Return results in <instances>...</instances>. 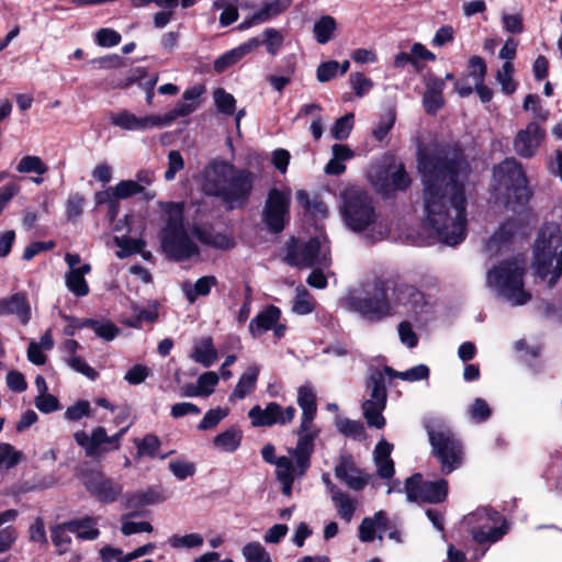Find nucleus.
<instances>
[{"label":"nucleus","instance_id":"obj_1","mask_svg":"<svg viewBox=\"0 0 562 562\" xmlns=\"http://www.w3.org/2000/svg\"><path fill=\"white\" fill-rule=\"evenodd\" d=\"M417 160L424 184V221L443 244L456 246L465 237L463 180L469 164L457 145L419 148Z\"/></svg>","mask_w":562,"mask_h":562},{"label":"nucleus","instance_id":"obj_52","mask_svg":"<svg viewBox=\"0 0 562 562\" xmlns=\"http://www.w3.org/2000/svg\"><path fill=\"white\" fill-rule=\"evenodd\" d=\"M213 98L217 110L221 113L231 115L235 111L236 100L233 94L226 92L224 89L218 88L214 91Z\"/></svg>","mask_w":562,"mask_h":562},{"label":"nucleus","instance_id":"obj_12","mask_svg":"<svg viewBox=\"0 0 562 562\" xmlns=\"http://www.w3.org/2000/svg\"><path fill=\"white\" fill-rule=\"evenodd\" d=\"M384 370L374 369L367 379L369 398L362 403L363 416L370 427L381 429L385 425L382 415L386 406L387 391Z\"/></svg>","mask_w":562,"mask_h":562},{"label":"nucleus","instance_id":"obj_2","mask_svg":"<svg viewBox=\"0 0 562 562\" xmlns=\"http://www.w3.org/2000/svg\"><path fill=\"white\" fill-rule=\"evenodd\" d=\"M194 239L206 246L227 249L231 240L222 234H213L209 228L193 225L188 229L183 225L182 209L178 205L168 211L166 226L161 232V248L164 252L176 261L189 259L199 255L200 249Z\"/></svg>","mask_w":562,"mask_h":562},{"label":"nucleus","instance_id":"obj_13","mask_svg":"<svg viewBox=\"0 0 562 562\" xmlns=\"http://www.w3.org/2000/svg\"><path fill=\"white\" fill-rule=\"evenodd\" d=\"M427 434L435 456L440 460L442 471L450 473L462 464L463 447L449 429L435 430L427 427Z\"/></svg>","mask_w":562,"mask_h":562},{"label":"nucleus","instance_id":"obj_35","mask_svg":"<svg viewBox=\"0 0 562 562\" xmlns=\"http://www.w3.org/2000/svg\"><path fill=\"white\" fill-rule=\"evenodd\" d=\"M259 375V368L257 366H250L240 375L229 400L238 398L241 400L249 395L256 386Z\"/></svg>","mask_w":562,"mask_h":562},{"label":"nucleus","instance_id":"obj_34","mask_svg":"<svg viewBox=\"0 0 562 562\" xmlns=\"http://www.w3.org/2000/svg\"><path fill=\"white\" fill-rule=\"evenodd\" d=\"M217 284L214 276H204L195 281L194 284L184 282L182 291L190 303H193L198 296H206L210 294L212 286Z\"/></svg>","mask_w":562,"mask_h":562},{"label":"nucleus","instance_id":"obj_21","mask_svg":"<svg viewBox=\"0 0 562 562\" xmlns=\"http://www.w3.org/2000/svg\"><path fill=\"white\" fill-rule=\"evenodd\" d=\"M4 315H15L22 324H27L31 319V307L26 294L18 292L0 299V316Z\"/></svg>","mask_w":562,"mask_h":562},{"label":"nucleus","instance_id":"obj_3","mask_svg":"<svg viewBox=\"0 0 562 562\" xmlns=\"http://www.w3.org/2000/svg\"><path fill=\"white\" fill-rule=\"evenodd\" d=\"M255 178L248 169L214 160L204 170L203 190L207 195L221 199L228 210L241 209L251 195Z\"/></svg>","mask_w":562,"mask_h":562},{"label":"nucleus","instance_id":"obj_22","mask_svg":"<svg viewBox=\"0 0 562 562\" xmlns=\"http://www.w3.org/2000/svg\"><path fill=\"white\" fill-rule=\"evenodd\" d=\"M261 45L259 37H251L239 46L232 48L222 56L215 59L214 70L216 72H223L228 67L238 63L247 54L254 52Z\"/></svg>","mask_w":562,"mask_h":562},{"label":"nucleus","instance_id":"obj_47","mask_svg":"<svg viewBox=\"0 0 562 562\" xmlns=\"http://www.w3.org/2000/svg\"><path fill=\"white\" fill-rule=\"evenodd\" d=\"M241 553L246 562H272L266 548L257 541L245 544Z\"/></svg>","mask_w":562,"mask_h":562},{"label":"nucleus","instance_id":"obj_19","mask_svg":"<svg viewBox=\"0 0 562 562\" xmlns=\"http://www.w3.org/2000/svg\"><path fill=\"white\" fill-rule=\"evenodd\" d=\"M111 123L125 131H147L155 127H162L160 115L147 114L137 116L134 113L123 110L111 115Z\"/></svg>","mask_w":562,"mask_h":562},{"label":"nucleus","instance_id":"obj_46","mask_svg":"<svg viewBox=\"0 0 562 562\" xmlns=\"http://www.w3.org/2000/svg\"><path fill=\"white\" fill-rule=\"evenodd\" d=\"M355 115L352 112L346 113L341 117L337 119L330 128V135L336 140L346 139L353 128Z\"/></svg>","mask_w":562,"mask_h":562},{"label":"nucleus","instance_id":"obj_4","mask_svg":"<svg viewBox=\"0 0 562 562\" xmlns=\"http://www.w3.org/2000/svg\"><path fill=\"white\" fill-rule=\"evenodd\" d=\"M274 451L272 445H266L261 450L262 459L276 465V475L282 484V492H291L294 480L302 477L311 467V456L314 451L312 437L299 436L296 447L290 450V457L276 458Z\"/></svg>","mask_w":562,"mask_h":562},{"label":"nucleus","instance_id":"obj_27","mask_svg":"<svg viewBox=\"0 0 562 562\" xmlns=\"http://www.w3.org/2000/svg\"><path fill=\"white\" fill-rule=\"evenodd\" d=\"M281 312L274 305H269L261 311L249 323V333L254 338L261 336L270 330L280 319Z\"/></svg>","mask_w":562,"mask_h":562},{"label":"nucleus","instance_id":"obj_30","mask_svg":"<svg viewBox=\"0 0 562 562\" xmlns=\"http://www.w3.org/2000/svg\"><path fill=\"white\" fill-rule=\"evenodd\" d=\"M91 271L89 263L81 265L78 270H72L66 273L65 282L70 292L77 296H85L89 293V285L85 276Z\"/></svg>","mask_w":562,"mask_h":562},{"label":"nucleus","instance_id":"obj_64","mask_svg":"<svg viewBox=\"0 0 562 562\" xmlns=\"http://www.w3.org/2000/svg\"><path fill=\"white\" fill-rule=\"evenodd\" d=\"M492 414V411L483 398H475L473 404L469 408V415L472 419H475L476 422H484Z\"/></svg>","mask_w":562,"mask_h":562},{"label":"nucleus","instance_id":"obj_11","mask_svg":"<svg viewBox=\"0 0 562 562\" xmlns=\"http://www.w3.org/2000/svg\"><path fill=\"white\" fill-rule=\"evenodd\" d=\"M462 524L479 543H493L507 532L503 517L495 510L480 508L467 515Z\"/></svg>","mask_w":562,"mask_h":562},{"label":"nucleus","instance_id":"obj_45","mask_svg":"<svg viewBox=\"0 0 562 562\" xmlns=\"http://www.w3.org/2000/svg\"><path fill=\"white\" fill-rule=\"evenodd\" d=\"M114 244L120 248V250L116 251V256L121 259L140 252L145 246V241L142 239H134L124 236H115Z\"/></svg>","mask_w":562,"mask_h":562},{"label":"nucleus","instance_id":"obj_29","mask_svg":"<svg viewBox=\"0 0 562 562\" xmlns=\"http://www.w3.org/2000/svg\"><path fill=\"white\" fill-rule=\"evenodd\" d=\"M517 232L515 221H507L487 240L485 247L491 256L498 254L506 246Z\"/></svg>","mask_w":562,"mask_h":562},{"label":"nucleus","instance_id":"obj_26","mask_svg":"<svg viewBox=\"0 0 562 562\" xmlns=\"http://www.w3.org/2000/svg\"><path fill=\"white\" fill-rule=\"evenodd\" d=\"M393 446L382 439L378 442L373 451V460L376 467V473L381 479L389 480L394 474V462L391 459Z\"/></svg>","mask_w":562,"mask_h":562},{"label":"nucleus","instance_id":"obj_48","mask_svg":"<svg viewBox=\"0 0 562 562\" xmlns=\"http://www.w3.org/2000/svg\"><path fill=\"white\" fill-rule=\"evenodd\" d=\"M514 65L513 63H504L503 66L496 72V80L502 87V91L505 94H512L515 92L517 85L513 79Z\"/></svg>","mask_w":562,"mask_h":562},{"label":"nucleus","instance_id":"obj_31","mask_svg":"<svg viewBox=\"0 0 562 562\" xmlns=\"http://www.w3.org/2000/svg\"><path fill=\"white\" fill-rule=\"evenodd\" d=\"M333 157L325 167L327 175L339 176L345 172V161L353 157V151L347 145L334 144L331 146Z\"/></svg>","mask_w":562,"mask_h":562},{"label":"nucleus","instance_id":"obj_16","mask_svg":"<svg viewBox=\"0 0 562 562\" xmlns=\"http://www.w3.org/2000/svg\"><path fill=\"white\" fill-rule=\"evenodd\" d=\"M546 138V130L539 122L531 121L520 128L513 140L515 153L522 158L533 157Z\"/></svg>","mask_w":562,"mask_h":562},{"label":"nucleus","instance_id":"obj_51","mask_svg":"<svg viewBox=\"0 0 562 562\" xmlns=\"http://www.w3.org/2000/svg\"><path fill=\"white\" fill-rule=\"evenodd\" d=\"M22 459V452L7 442L0 443V468L11 469L15 467Z\"/></svg>","mask_w":562,"mask_h":562},{"label":"nucleus","instance_id":"obj_50","mask_svg":"<svg viewBox=\"0 0 562 562\" xmlns=\"http://www.w3.org/2000/svg\"><path fill=\"white\" fill-rule=\"evenodd\" d=\"M69 530L64 524L57 525L50 529V537L54 546L57 548L58 554H64L68 551L71 543V538L68 535Z\"/></svg>","mask_w":562,"mask_h":562},{"label":"nucleus","instance_id":"obj_39","mask_svg":"<svg viewBox=\"0 0 562 562\" xmlns=\"http://www.w3.org/2000/svg\"><path fill=\"white\" fill-rule=\"evenodd\" d=\"M336 29L337 23L335 19L330 15H323L315 22L313 26V33L316 42L322 45L328 43L331 40Z\"/></svg>","mask_w":562,"mask_h":562},{"label":"nucleus","instance_id":"obj_17","mask_svg":"<svg viewBox=\"0 0 562 562\" xmlns=\"http://www.w3.org/2000/svg\"><path fill=\"white\" fill-rule=\"evenodd\" d=\"M336 477L355 491H361L367 486L376 487L375 476L357 468L349 457H341L335 468Z\"/></svg>","mask_w":562,"mask_h":562},{"label":"nucleus","instance_id":"obj_49","mask_svg":"<svg viewBox=\"0 0 562 562\" xmlns=\"http://www.w3.org/2000/svg\"><path fill=\"white\" fill-rule=\"evenodd\" d=\"M241 435L238 430L228 429L214 438V445L224 451H234L240 443Z\"/></svg>","mask_w":562,"mask_h":562},{"label":"nucleus","instance_id":"obj_40","mask_svg":"<svg viewBox=\"0 0 562 562\" xmlns=\"http://www.w3.org/2000/svg\"><path fill=\"white\" fill-rule=\"evenodd\" d=\"M384 372L391 379L397 378L411 382L425 380L429 376V369L425 364H418L406 371L401 372L392 369L391 367H384Z\"/></svg>","mask_w":562,"mask_h":562},{"label":"nucleus","instance_id":"obj_25","mask_svg":"<svg viewBox=\"0 0 562 562\" xmlns=\"http://www.w3.org/2000/svg\"><path fill=\"white\" fill-rule=\"evenodd\" d=\"M445 80L438 77H428L426 80V90L423 97V104L427 113L435 114L443 104L442 91L445 89Z\"/></svg>","mask_w":562,"mask_h":562},{"label":"nucleus","instance_id":"obj_7","mask_svg":"<svg viewBox=\"0 0 562 562\" xmlns=\"http://www.w3.org/2000/svg\"><path fill=\"white\" fill-rule=\"evenodd\" d=\"M341 214L346 225L353 232L369 229L378 222L372 199L359 188H347L341 193Z\"/></svg>","mask_w":562,"mask_h":562},{"label":"nucleus","instance_id":"obj_32","mask_svg":"<svg viewBox=\"0 0 562 562\" xmlns=\"http://www.w3.org/2000/svg\"><path fill=\"white\" fill-rule=\"evenodd\" d=\"M218 358L211 337H203L199 340L191 352V359L205 368L211 367Z\"/></svg>","mask_w":562,"mask_h":562},{"label":"nucleus","instance_id":"obj_61","mask_svg":"<svg viewBox=\"0 0 562 562\" xmlns=\"http://www.w3.org/2000/svg\"><path fill=\"white\" fill-rule=\"evenodd\" d=\"M135 445L139 456L147 454L155 457L160 447V441L156 436L147 435L142 440H135Z\"/></svg>","mask_w":562,"mask_h":562},{"label":"nucleus","instance_id":"obj_23","mask_svg":"<svg viewBox=\"0 0 562 562\" xmlns=\"http://www.w3.org/2000/svg\"><path fill=\"white\" fill-rule=\"evenodd\" d=\"M200 94L201 89L198 87L186 90L182 95L184 102L178 103L168 113L160 115L162 127L171 124L178 117L187 116L194 112L199 105L198 98Z\"/></svg>","mask_w":562,"mask_h":562},{"label":"nucleus","instance_id":"obj_55","mask_svg":"<svg viewBox=\"0 0 562 562\" xmlns=\"http://www.w3.org/2000/svg\"><path fill=\"white\" fill-rule=\"evenodd\" d=\"M121 531L124 536H131L140 532H151L153 526L148 521H133L130 519V515H123L121 517Z\"/></svg>","mask_w":562,"mask_h":562},{"label":"nucleus","instance_id":"obj_43","mask_svg":"<svg viewBox=\"0 0 562 562\" xmlns=\"http://www.w3.org/2000/svg\"><path fill=\"white\" fill-rule=\"evenodd\" d=\"M261 45L266 46L269 55L276 56L283 45L284 36L281 31L274 27H268L262 32V40L259 38Z\"/></svg>","mask_w":562,"mask_h":562},{"label":"nucleus","instance_id":"obj_60","mask_svg":"<svg viewBox=\"0 0 562 562\" xmlns=\"http://www.w3.org/2000/svg\"><path fill=\"white\" fill-rule=\"evenodd\" d=\"M228 415V408L210 409L198 425L200 430L214 428L222 419Z\"/></svg>","mask_w":562,"mask_h":562},{"label":"nucleus","instance_id":"obj_33","mask_svg":"<svg viewBox=\"0 0 562 562\" xmlns=\"http://www.w3.org/2000/svg\"><path fill=\"white\" fill-rule=\"evenodd\" d=\"M65 526L81 540H94L100 535L97 520L92 517L72 519L65 522Z\"/></svg>","mask_w":562,"mask_h":562},{"label":"nucleus","instance_id":"obj_56","mask_svg":"<svg viewBox=\"0 0 562 562\" xmlns=\"http://www.w3.org/2000/svg\"><path fill=\"white\" fill-rule=\"evenodd\" d=\"M522 108L525 111H531L532 115L538 121L546 122L548 120L549 111L541 106L540 98L537 94H527Z\"/></svg>","mask_w":562,"mask_h":562},{"label":"nucleus","instance_id":"obj_58","mask_svg":"<svg viewBox=\"0 0 562 562\" xmlns=\"http://www.w3.org/2000/svg\"><path fill=\"white\" fill-rule=\"evenodd\" d=\"M202 397H207L214 393L218 384V375L213 371L202 373L196 381Z\"/></svg>","mask_w":562,"mask_h":562},{"label":"nucleus","instance_id":"obj_59","mask_svg":"<svg viewBox=\"0 0 562 562\" xmlns=\"http://www.w3.org/2000/svg\"><path fill=\"white\" fill-rule=\"evenodd\" d=\"M86 199L82 194L76 192L68 196L66 201V215L68 220H74L82 214Z\"/></svg>","mask_w":562,"mask_h":562},{"label":"nucleus","instance_id":"obj_41","mask_svg":"<svg viewBox=\"0 0 562 562\" xmlns=\"http://www.w3.org/2000/svg\"><path fill=\"white\" fill-rule=\"evenodd\" d=\"M19 173H36L42 176L48 171V166L40 156L26 155L16 165Z\"/></svg>","mask_w":562,"mask_h":562},{"label":"nucleus","instance_id":"obj_53","mask_svg":"<svg viewBox=\"0 0 562 562\" xmlns=\"http://www.w3.org/2000/svg\"><path fill=\"white\" fill-rule=\"evenodd\" d=\"M92 409L90 403L86 400L77 401L74 405L67 407L64 417L69 422H78L83 417H90Z\"/></svg>","mask_w":562,"mask_h":562},{"label":"nucleus","instance_id":"obj_18","mask_svg":"<svg viewBox=\"0 0 562 562\" xmlns=\"http://www.w3.org/2000/svg\"><path fill=\"white\" fill-rule=\"evenodd\" d=\"M297 404L302 409L301 425L296 434L300 437L310 435L312 437V443L317 436V430L313 428L312 423L316 415V395L312 389L307 386H301L297 391Z\"/></svg>","mask_w":562,"mask_h":562},{"label":"nucleus","instance_id":"obj_62","mask_svg":"<svg viewBox=\"0 0 562 562\" xmlns=\"http://www.w3.org/2000/svg\"><path fill=\"white\" fill-rule=\"evenodd\" d=\"M65 361L68 367L91 381H94L99 375L98 372L80 357H68Z\"/></svg>","mask_w":562,"mask_h":562},{"label":"nucleus","instance_id":"obj_5","mask_svg":"<svg viewBox=\"0 0 562 562\" xmlns=\"http://www.w3.org/2000/svg\"><path fill=\"white\" fill-rule=\"evenodd\" d=\"M561 246L562 232L554 224L541 228L535 241L532 262L535 274L543 281L547 280L550 289L562 277V250L555 256Z\"/></svg>","mask_w":562,"mask_h":562},{"label":"nucleus","instance_id":"obj_63","mask_svg":"<svg viewBox=\"0 0 562 562\" xmlns=\"http://www.w3.org/2000/svg\"><path fill=\"white\" fill-rule=\"evenodd\" d=\"M34 403L36 408L44 414H49L52 412L59 409L58 398L48 393L38 394L35 397Z\"/></svg>","mask_w":562,"mask_h":562},{"label":"nucleus","instance_id":"obj_14","mask_svg":"<svg viewBox=\"0 0 562 562\" xmlns=\"http://www.w3.org/2000/svg\"><path fill=\"white\" fill-rule=\"evenodd\" d=\"M290 190L272 188L268 191L263 209L261 211V222L271 233L279 234L290 221Z\"/></svg>","mask_w":562,"mask_h":562},{"label":"nucleus","instance_id":"obj_15","mask_svg":"<svg viewBox=\"0 0 562 562\" xmlns=\"http://www.w3.org/2000/svg\"><path fill=\"white\" fill-rule=\"evenodd\" d=\"M74 439L85 450L86 456L90 458H98L106 452L116 450L114 448L116 438L108 436L105 428L102 426L95 427L91 435L83 430H78L74 434Z\"/></svg>","mask_w":562,"mask_h":562},{"label":"nucleus","instance_id":"obj_36","mask_svg":"<svg viewBox=\"0 0 562 562\" xmlns=\"http://www.w3.org/2000/svg\"><path fill=\"white\" fill-rule=\"evenodd\" d=\"M448 482L446 480H437L431 482H424L419 473H415L405 482L404 492H447Z\"/></svg>","mask_w":562,"mask_h":562},{"label":"nucleus","instance_id":"obj_10","mask_svg":"<svg viewBox=\"0 0 562 562\" xmlns=\"http://www.w3.org/2000/svg\"><path fill=\"white\" fill-rule=\"evenodd\" d=\"M285 261L300 268H328L331 263L328 241L321 237L308 240L292 239L286 248Z\"/></svg>","mask_w":562,"mask_h":562},{"label":"nucleus","instance_id":"obj_38","mask_svg":"<svg viewBox=\"0 0 562 562\" xmlns=\"http://www.w3.org/2000/svg\"><path fill=\"white\" fill-rule=\"evenodd\" d=\"M291 4L292 0H265L256 13L261 23H265L285 12Z\"/></svg>","mask_w":562,"mask_h":562},{"label":"nucleus","instance_id":"obj_28","mask_svg":"<svg viewBox=\"0 0 562 562\" xmlns=\"http://www.w3.org/2000/svg\"><path fill=\"white\" fill-rule=\"evenodd\" d=\"M280 405L271 402L266 408L256 405L248 412V417L251 419L254 427H265L279 424Z\"/></svg>","mask_w":562,"mask_h":562},{"label":"nucleus","instance_id":"obj_20","mask_svg":"<svg viewBox=\"0 0 562 562\" xmlns=\"http://www.w3.org/2000/svg\"><path fill=\"white\" fill-rule=\"evenodd\" d=\"M384 283H387V293L390 291L392 292L390 295L392 307L393 305H403L415 308L424 302L423 293L414 285L407 284L397 279L385 280Z\"/></svg>","mask_w":562,"mask_h":562},{"label":"nucleus","instance_id":"obj_24","mask_svg":"<svg viewBox=\"0 0 562 562\" xmlns=\"http://www.w3.org/2000/svg\"><path fill=\"white\" fill-rule=\"evenodd\" d=\"M389 528V519L385 512L379 510L372 517H366L359 526V539L362 542H371L375 536L382 540V532Z\"/></svg>","mask_w":562,"mask_h":562},{"label":"nucleus","instance_id":"obj_6","mask_svg":"<svg viewBox=\"0 0 562 562\" xmlns=\"http://www.w3.org/2000/svg\"><path fill=\"white\" fill-rule=\"evenodd\" d=\"M525 261L513 258L502 261L486 274V284L513 306L525 305L531 294L524 289Z\"/></svg>","mask_w":562,"mask_h":562},{"label":"nucleus","instance_id":"obj_37","mask_svg":"<svg viewBox=\"0 0 562 562\" xmlns=\"http://www.w3.org/2000/svg\"><path fill=\"white\" fill-rule=\"evenodd\" d=\"M333 503L339 517L346 522H349L351 521L353 514L360 504V501L353 494H334Z\"/></svg>","mask_w":562,"mask_h":562},{"label":"nucleus","instance_id":"obj_8","mask_svg":"<svg viewBox=\"0 0 562 562\" xmlns=\"http://www.w3.org/2000/svg\"><path fill=\"white\" fill-rule=\"evenodd\" d=\"M493 177L496 182L495 190L499 195H504L506 204L512 202L524 204L529 200L527 177L522 165L516 158H506L497 165Z\"/></svg>","mask_w":562,"mask_h":562},{"label":"nucleus","instance_id":"obj_42","mask_svg":"<svg viewBox=\"0 0 562 562\" xmlns=\"http://www.w3.org/2000/svg\"><path fill=\"white\" fill-rule=\"evenodd\" d=\"M315 303L310 292L302 285L295 289L292 311L299 315H306L314 311Z\"/></svg>","mask_w":562,"mask_h":562},{"label":"nucleus","instance_id":"obj_44","mask_svg":"<svg viewBox=\"0 0 562 562\" xmlns=\"http://www.w3.org/2000/svg\"><path fill=\"white\" fill-rule=\"evenodd\" d=\"M204 539L200 533H187L183 536L172 535L168 538L167 543L173 549H193L203 544Z\"/></svg>","mask_w":562,"mask_h":562},{"label":"nucleus","instance_id":"obj_57","mask_svg":"<svg viewBox=\"0 0 562 562\" xmlns=\"http://www.w3.org/2000/svg\"><path fill=\"white\" fill-rule=\"evenodd\" d=\"M339 432L355 439L364 438V427L360 422L344 418L337 422Z\"/></svg>","mask_w":562,"mask_h":562},{"label":"nucleus","instance_id":"obj_54","mask_svg":"<svg viewBox=\"0 0 562 562\" xmlns=\"http://www.w3.org/2000/svg\"><path fill=\"white\" fill-rule=\"evenodd\" d=\"M116 200L127 199L144 191V186L135 180H122L114 187Z\"/></svg>","mask_w":562,"mask_h":562},{"label":"nucleus","instance_id":"obj_9","mask_svg":"<svg viewBox=\"0 0 562 562\" xmlns=\"http://www.w3.org/2000/svg\"><path fill=\"white\" fill-rule=\"evenodd\" d=\"M347 305L351 311L359 313L370 322H379L392 315L387 283H384L383 280H378L374 282L371 291L362 294L356 292L350 294L347 297Z\"/></svg>","mask_w":562,"mask_h":562}]
</instances>
